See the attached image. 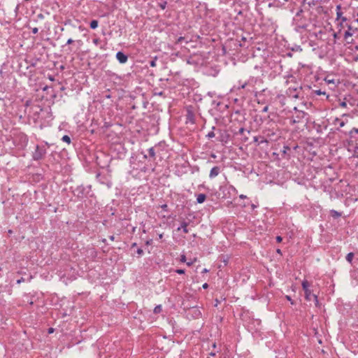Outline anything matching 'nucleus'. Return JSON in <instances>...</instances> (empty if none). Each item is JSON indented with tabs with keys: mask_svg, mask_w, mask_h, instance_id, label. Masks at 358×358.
<instances>
[{
	"mask_svg": "<svg viewBox=\"0 0 358 358\" xmlns=\"http://www.w3.org/2000/svg\"><path fill=\"white\" fill-rule=\"evenodd\" d=\"M310 284L307 280H303L302 282V287L305 292V299L306 301H311L312 299H314L315 304L316 306H319V301L317 299V296L313 294L312 291L309 289Z\"/></svg>",
	"mask_w": 358,
	"mask_h": 358,
	"instance_id": "obj_1",
	"label": "nucleus"
},
{
	"mask_svg": "<svg viewBox=\"0 0 358 358\" xmlns=\"http://www.w3.org/2000/svg\"><path fill=\"white\" fill-rule=\"evenodd\" d=\"M348 30L343 34V38L348 44L353 43V38L352 36L357 31V28L354 27L351 24H347Z\"/></svg>",
	"mask_w": 358,
	"mask_h": 358,
	"instance_id": "obj_2",
	"label": "nucleus"
},
{
	"mask_svg": "<svg viewBox=\"0 0 358 358\" xmlns=\"http://www.w3.org/2000/svg\"><path fill=\"white\" fill-rule=\"evenodd\" d=\"M116 58L121 64L126 63L128 59V57L122 52H117Z\"/></svg>",
	"mask_w": 358,
	"mask_h": 358,
	"instance_id": "obj_3",
	"label": "nucleus"
},
{
	"mask_svg": "<svg viewBox=\"0 0 358 358\" xmlns=\"http://www.w3.org/2000/svg\"><path fill=\"white\" fill-rule=\"evenodd\" d=\"M220 168L219 166H214L211 169L209 174L210 178H214L217 176L220 173Z\"/></svg>",
	"mask_w": 358,
	"mask_h": 358,
	"instance_id": "obj_4",
	"label": "nucleus"
},
{
	"mask_svg": "<svg viewBox=\"0 0 358 358\" xmlns=\"http://www.w3.org/2000/svg\"><path fill=\"white\" fill-rule=\"evenodd\" d=\"M187 226H188V223L184 221L181 223L180 227H178L177 230L180 231V229H182L184 233L187 234L189 232Z\"/></svg>",
	"mask_w": 358,
	"mask_h": 358,
	"instance_id": "obj_5",
	"label": "nucleus"
},
{
	"mask_svg": "<svg viewBox=\"0 0 358 358\" xmlns=\"http://www.w3.org/2000/svg\"><path fill=\"white\" fill-rule=\"evenodd\" d=\"M206 199V196L204 194H199L197 196L196 201L199 203H202L205 201Z\"/></svg>",
	"mask_w": 358,
	"mask_h": 358,
	"instance_id": "obj_6",
	"label": "nucleus"
},
{
	"mask_svg": "<svg viewBox=\"0 0 358 358\" xmlns=\"http://www.w3.org/2000/svg\"><path fill=\"white\" fill-rule=\"evenodd\" d=\"M354 257V253L353 252H350L346 256V260L349 262V263H352V259Z\"/></svg>",
	"mask_w": 358,
	"mask_h": 358,
	"instance_id": "obj_7",
	"label": "nucleus"
},
{
	"mask_svg": "<svg viewBox=\"0 0 358 358\" xmlns=\"http://www.w3.org/2000/svg\"><path fill=\"white\" fill-rule=\"evenodd\" d=\"M97 27H98V21L97 20H94L91 21V22H90L91 29H94Z\"/></svg>",
	"mask_w": 358,
	"mask_h": 358,
	"instance_id": "obj_8",
	"label": "nucleus"
},
{
	"mask_svg": "<svg viewBox=\"0 0 358 358\" xmlns=\"http://www.w3.org/2000/svg\"><path fill=\"white\" fill-rule=\"evenodd\" d=\"M148 153H149L150 157H151L152 158L155 157V152L154 148H150L148 150Z\"/></svg>",
	"mask_w": 358,
	"mask_h": 358,
	"instance_id": "obj_9",
	"label": "nucleus"
},
{
	"mask_svg": "<svg viewBox=\"0 0 358 358\" xmlns=\"http://www.w3.org/2000/svg\"><path fill=\"white\" fill-rule=\"evenodd\" d=\"M162 310V306L161 305H159V306H157L155 309H154V313L157 314V313H161V311Z\"/></svg>",
	"mask_w": 358,
	"mask_h": 358,
	"instance_id": "obj_10",
	"label": "nucleus"
},
{
	"mask_svg": "<svg viewBox=\"0 0 358 358\" xmlns=\"http://www.w3.org/2000/svg\"><path fill=\"white\" fill-rule=\"evenodd\" d=\"M62 141L67 143H71V138L69 136L67 135H64L63 137H62Z\"/></svg>",
	"mask_w": 358,
	"mask_h": 358,
	"instance_id": "obj_11",
	"label": "nucleus"
},
{
	"mask_svg": "<svg viewBox=\"0 0 358 358\" xmlns=\"http://www.w3.org/2000/svg\"><path fill=\"white\" fill-rule=\"evenodd\" d=\"M341 34V29L338 30V32H335L333 34V36L335 39L339 38V34Z\"/></svg>",
	"mask_w": 358,
	"mask_h": 358,
	"instance_id": "obj_12",
	"label": "nucleus"
},
{
	"mask_svg": "<svg viewBox=\"0 0 358 358\" xmlns=\"http://www.w3.org/2000/svg\"><path fill=\"white\" fill-rule=\"evenodd\" d=\"M342 17V12L341 11H337L336 12V20H339Z\"/></svg>",
	"mask_w": 358,
	"mask_h": 358,
	"instance_id": "obj_13",
	"label": "nucleus"
},
{
	"mask_svg": "<svg viewBox=\"0 0 358 358\" xmlns=\"http://www.w3.org/2000/svg\"><path fill=\"white\" fill-rule=\"evenodd\" d=\"M339 106L342 108H345L347 106V103L345 101H341L339 103Z\"/></svg>",
	"mask_w": 358,
	"mask_h": 358,
	"instance_id": "obj_14",
	"label": "nucleus"
},
{
	"mask_svg": "<svg viewBox=\"0 0 358 358\" xmlns=\"http://www.w3.org/2000/svg\"><path fill=\"white\" fill-rule=\"evenodd\" d=\"M215 136V134L213 131H210L207 134V137L210 138Z\"/></svg>",
	"mask_w": 358,
	"mask_h": 358,
	"instance_id": "obj_15",
	"label": "nucleus"
},
{
	"mask_svg": "<svg viewBox=\"0 0 358 358\" xmlns=\"http://www.w3.org/2000/svg\"><path fill=\"white\" fill-rule=\"evenodd\" d=\"M176 272L178 274H184L185 270L184 269H177V270H176Z\"/></svg>",
	"mask_w": 358,
	"mask_h": 358,
	"instance_id": "obj_16",
	"label": "nucleus"
},
{
	"mask_svg": "<svg viewBox=\"0 0 358 358\" xmlns=\"http://www.w3.org/2000/svg\"><path fill=\"white\" fill-rule=\"evenodd\" d=\"M180 262H186V257L185 255H182L180 256Z\"/></svg>",
	"mask_w": 358,
	"mask_h": 358,
	"instance_id": "obj_17",
	"label": "nucleus"
},
{
	"mask_svg": "<svg viewBox=\"0 0 358 358\" xmlns=\"http://www.w3.org/2000/svg\"><path fill=\"white\" fill-rule=\"evenodd\" d=\"M353 133L358 134V129L353 128L350 131V134L352 135Z\"/></svg>",
	"mask_w": 358,
	"mask_h": 358,
	"instance_id": "obj_18",
	"label": "nucleus"
},
{
	"mask_svg": "<svg viewBox=\"0 0 358 358\" xmlns=\"http://www.w3.org/2000/svg\"><path fill=\"white\" fill-rule=\"evenodd\" d=\"M331 214L333 216H340V213H338V212L335 211V210H332L331 211Z\"/></svg>",
	"mask_w": 358,
	"mask_h": 358,
	"instance_id": "obj_19",
	"label": "nucleus"
},
{
	"mask_svg": "<svg viewBox=\"0 0 358 358\" xmlns=\"http://www.w3.org/2000/svg\"><path fill=\"white\" fill-rule=\"evenodd\" d=\"M183 40H184V37L180 36V37H179V38L177 39L176 43H180Z\"/></svg>",
	"mask_w": 358,
	"mask_h": 358,
	"instance_id": "obj_20",
	"label": "nucleus"
},
{
	"mask_svg": "<svg viewBox=\"0 0 358 358\" xmlns=\"http://www.w3.org/2000/svg\"><path fill=\"white\" fill-rule=\"evenodd\" d=\"M336 121H339V125L341 127H343L345 125V122L343 121H340L338 119H336Z\"/></svg>",
	"mask_w": 358,
	"mask_h": 358,
	"instance_id": "obj_21",
	"label": "nucleus"
},
{
	"mask_svg": "<svg viewBox=\"0 0 358 358\" xmlns=\"http://www.w3.org/2000/svg\"><path fill=\"white\" fill-rule=\"evenodd\" d=\"M161 208L164 210H167V208H168V206L166 204H163L161 206Z\"/></svg>",
	"mask_w": 358,
	"mask_h": 358,
	"instance_id": "obj_22",
	"label": "nucleus"
},
{
	"mask_svg": "<svg viewBox=\"0 0 358 358\" xmlns=\"http://www.w3.org/2000/svg\"><path fill=\"white\" fill-rule=\"evenodd\" d=\"M150 64L151 66L155 67L156 66V62L155 60H152L150 62Z\"/></svg>",
	"mask_w": 358,
	"mask_h": 358,
	"instance_id": "obj_23",
	"label": "nucleus"
},
{
	"mask_svg": "<svg viewBox=\"0 0 358 358\" xmlns=\"http://www.w3.org/2000/svg\"><path fill=\"white\" fill-rule=\"evenodd\" d=\"M282 237H281V236H278L276 237V241H277L278 243H280V242L282 241Z\"/></svg>",
	"mask_w": 358,
	"mask_h": 358,
	"instance_id": "obj_24",
	"label": "nucleus"
},
{
	"mask_svg": "<svg viewBox=\"0 0 358 358\" xmlns=\"http://www.w3.org/2000/svg\"><path fill=\"white\" fill-rule=\"evenodd\" d=\"M137 254H138L139 255H141L143 253V251L142 249L139 248L136 251Z\"/></svg>",
	"mask_w": 358,
	"mask_h": 358,
	"instance_id": "obj_25",
	"label": "nucleus"
},
{
	"mask_svg": "<svg viewBox=\"0 0 358 358\" xmlns=\"http://www.w3.org/2000/svg\"><path fill=\"white\" fill-rule=\"evenodd\" d=\"M93 43L95 44V45H98L99 43V38H94L93 40Z\"/></svg>",
	"mask_w": 358,
	"mask_h": 358,
	"instance_id": "obj_26",
	"label": "nucleus"
},
{
	"mask_svg": "<svg viewBox=\"0 0 358 358\" xmlns=\"http://www.w3.org/2000/svg\"><path fill=\"white\" fill-rule=\"evenodd\" d=\"M38 28H36V27H34V28H33V29H32V33H33V34H36V33H38Z\"/></svg>",
	"mask_w": 358,
	"mask_h": 358,
	"instance_id": "obj_27",
	"label": "nucleus"
},
{
	"mask_svg": "<svg viewBox=\"0 0 358 358\" xmlns=\"http://www.w3.org/2000/svg\"><path fill=\"white\" fill-rule=\"evenodd\" d=\"M24 279L23 278H21L20 279L17 280V284H20L21 282H24Z\"/></svg>",
	"mask_w": 358,
	"mask_h": 358,
	"instance_id": "obj_28",
	"label": "nucleus"
},
{
	"mask_svg": "<svg viewBox=\"0 0 358 358\" xmlns=\"http://www.w3.org/2000/svg\"><path fill=\"white\" fill-rule=\"evenodd\" d=\"M73 43V39H71V38H69V39L67 41V42H66V43H67L68 45L72 44Z\"/></svg>",
	"mask_w": 358,
	"mask_h": 358,
	"instance_id": "obj_29",
	"label": "nucleus"
},
{
	"mask_svg": "<svg viewBox=\"0 0 358 358\" xmlns=\"http://www.w3.org/2000/svg\"><path fill=\"white\" fill-rule=\"evenodd\" d=\"M341 22L344 23L345 22H346L347 18L345 17H342L341 18Z\"/></svg>",
	"mask_w": 358,
	"mask_h": 358,
	"instance_id": "obj_30",
	"label": "nucleus"
},
{
	"mask_svg": "<svg viewBox=\"0 0 358 358\" xmlns=\"http://www.w3.org/2000/svg\"><path fill=\"white\" fill-rule=\"evenodd\" d=\"M338 26L339 29H341V30L343 27H344L343 23H342V22H340Z\"/></svg>",
	"mask_w": 358,
	"mask_h": 358,
	"instance_id": "obj_31",
	"label": "nucleus"
},
{
	"mask_svg": "<svg viewBox=\"0 0 358 358\" xmlns=\"http://www.w3.org/2000/svg\"><path fill=\"white\" fill-rule=\"evenodd\" d=\"M286 299H287L288 301H291V303H292V304H294V302L292 301L291 297H290L289 296H286Z\"/></svg>",
	"mask_w": 358,
	"mask_h": 358,
	"instance_id": "obj_32",
	"label": "nucleus"
},
{
	"mask_svg": "<svg viewBox=\"0 0 358 358\" xmlns=\"http://www.w3.org/2000/svg\"><path fill=\"white\" fill-rule=\"evenodd\" d=\"M268 107L267 106H266L263 109H262V112H267L268 111Z\"/></svg>",
	"mask_w": 358,
	"mask_h": 358,
	"instance_id": "obj_33",
	"label": "nucleus"
},
{
	"mask_svg": "<svg viewBox=\"0 0 358 358\" xmlns=\"http://www.w3.org/2000/svg\"><path fill=\"white\" fill-rule=\"evenodd\" d=\"M341 5H338V6H336V12H337V11H341Z\"/></svg>",
	"mask_w": 358,
	"mask_h": 358,
	"instance_id": "obj_34",
	"label": "nucleus"
},
{
	"mask_svg": "<svg viewBox=\"0 0 358 358\" xmlns=\"http://www.w3.org/2000/svg\"><path fill=\"white\" fill-rule=\"evenodd\" d=\"M202 287L203 289H206V288H208V285L207 283H204Z\"/></svg>",
	"mask_w": 358,
	"mask_h": 358,
	"instance_id": "obj_35",
	"label": "nucleus"
},
{
	"mask_svg": "<svg viewBox=\"0 0 358 358\" xmlns=\"http://www.w3.org/2000/svg\"><path fill=\"white\" fill-rule=\"evenodd\" d=\"M244 130H245L244 128H241L239 129V134H243L244 132Z\"/></svg>",
	"mask_w": 358,
	"mask_h": 358,
	"instance_id": "obj_36",
	"label": "nucleus"
},
{
	"mask_svg": "<svg viewBox=\"0 0 358 358\" xmlns=\"http://www.w3.org/2000/svg\"><path fill=\"white\" fill-rule=\"evenodd\" d=\"M317 94H324L325 92H322L320 90H318V91H317Z\"/></svg>",
	"mask_w": 358,
	"mask_h": 358,
	"instance_id": "obj_37",
	"label": "nucleus"
},
{
	"mask_svg": "<svg viewBox=\"0 0 358 358\" xmlns=\"http://www.w3.org/2000/svg\"><path fill=\"white\" fill-rule=\"evenodd\" d=\"M109 238H110V240H111V241H114V239H115V236H109Z\"/></svg>",
	"mask_w": 358,
	"mask_h": 358,
	"instance_id": "obj_38",
	"label": "nucleus"
},
{
	"mask_svg": "<svg viewBox=\"0 0 358 358\" xmlns=\"http://www.w3.org/2000/svg\"><path fill=\"white\" fill-rule=\"evenodd\" d=\"M187 266H192L193 264V262H187Z\"/></svg>",
	"mask_w": 358,
	"mask_h": 358,
	"instance_id": "obj_39",
	"label": "nucleus"
},
{
	"mask_svg": "<svg viewBox=\"0 0 358 358\" xmlns=\"http://www.w3.org/2000/svg\"><path fill=\"white\" fill-rule=\"evenodd\" d=\"M245 197H246V196L243 195V194L240 196V198H241V199H245Z\"/></svg>",
	"mask_w": 358,
	"mask_h": 358,
	"instance_id": "obj_40",
	"label": "nucleus"
},
{
	"mask_svg": "<svg viewBox=\"0 0 358 358\" xmlns=\"http://www.w3.org/2000/svg\"><path fill=\"white\" fill-rule=\"evenodd\" d=\"M276 252L279 254H281V250L280 249H277Z\"/></svg>",
	"mask_w": 358,
	"mask_h": 358,
	"instance_id": "obj_41",
	"label": "nucleus"
},
{
	"mask_svg": "<svg viewBox=\"0 0 358 358\" xmlns=\"http://www.w3.org/2000/svg\"><path fill=\"white\" fill-rule=\"evenodd\" d=\"M208 271L206 268H204V269H203V273H206V272H208Z\"/></svg>",
	"mask_w": 358,
	"mask_h": 358,
	"instance_id": "obj_42",
	"label": "nucleus"
},
{
	"mask_svg": "<svg viewBox=\"0 0 358 358\" xmlns=\"http://www.w3.org/2000/svg\"><path fill=\"white\" fill-rule=\"evenodd\" d=\"M52 331H53V329H52V328H50V329H49V333H52Z\"/></svg>",
	"mask_w": 358,
	"mask_h": 358,
	"instance_id": "obj_43",
	"label": "nucleus"
},
{
	"mask_svg": "<svg viewBox=\"0 0 358 358\" xmlns=\"http://www.w3.org/2000/svg\"><path fill=\"white\" fill-rule=\"evenodd\" d=\"M245 85H246V84L245 83L244 85H243L241 86V88H243H243H245Z\"/></svg>",
	"mask_w": 358,
	"mask_h": 358,
	"instance_id": "obj_44",
	"label": "nucleus"
},
{
	"mask_svg": "<svg viewBox=\"0 0 358 358\" xmlns=\"http://www.w3.org/2000/svg\"><path fill=\"white\" fill-rule=\"evenodd\" d=\"M136 243H134V244L132 245V246H133V247H136Z\"/></svg>",
	"mask_w": 358,
	"mask_h": 358,
	"instance_id": "obj_45",
	"label": "nucleus"
},
{
	"mask_svg": "<svg viewBox=\"0 0 358 358\" xmlns=\"http://www.w3.org/2000/svg\"><path fill=\"white\" fill-rule=\"evenodd\" d=\"M40 157H41L40 156L35 157V158H36V159H38V158H40Z\"/></svg>",
	"mask_w": 358,
	"mask_h": 358,
	"instance_id": "obj_46",
	"label": "nucleus"
},
{
	"mask_svg": "<svg viewBox=\"0 0 358 358\" xmlns=\"http://www.w3.org/2000/svg\"><path fill=\"white\" fill-rule=\"evenodd\" d=\"M356 22L358 23V19L356 20Z\"/></svg>",
	"mask_w": 358,
	"mask_h": 358,
	"instance_id": "obj_47",
	"label": "nucleus"
}]
</instances>
